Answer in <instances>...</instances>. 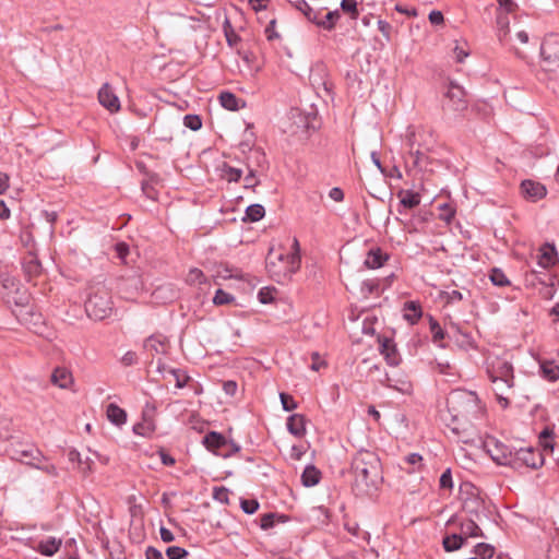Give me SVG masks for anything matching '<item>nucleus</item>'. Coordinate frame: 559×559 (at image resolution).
<instances>
[{"label":"nucleus","mask_w":559,"mask_h":559,"mask_svg":"<svg viewBox=\"0 0 559 559\" xmlns=\"http://www.w3.org/2000/svg\"><path fill=\"white\" fill-rule=\"evenodd\" d=\"M354 481L352 488L356 496H371L381 480L380 462L370 451L358 452L352 462Z\"/></svg>","instance_id":"1"},{"label":"nucleus","mask_w":559,"mask_h":559,"mask_svg":"<svg viewBox=\"0 0 559 559\" xmlns=\"http://www.w3.org/2000/svg\"><path fill=\"white\" fill-rule=\"evenodd\" d=\"M276 258L280 261L285 260L286 266L284 269H280V267H277V264L274 261L270 260V262L267 263V271L276 282L283 283L286 280H289L290 276L294 273H296L300 267L301 259H300V246H299L298 239L297 238L293 239L290 252H287V253L280 252L276 255Z\"/></svg>","instance_id":"2"},{"label":"nucleus","mask_w":559,"mask_h":559,"mask_svg":"<svg viewBox=\"0 0 559 559\" xmlns=\"http://www.w3.org/2000/svg\"><path fill=\"white\" fill-rule=\"evenodd\" d=\"M447 405L454 419L466 418L478 408V396L476 393L466 390L452 391Z\"/></svg>","instance_id":"3"},{"label":"nucleus","mask_w":559,"mask_h":559,"mask_svg":"<svg viewBox=\"0 0 559 559\" xmlns=\"http://www.w3.org/2000/svg\"><path fill=\"white\" fill-rule=\"evenodd\" d=\"M85 311L90 318L103 320L112 311L110 294L105 289H98L90 295L85 302Z\"/></svg>","instance_id":"4"},{"label":"nucleus","mask_w":559,"mask_h":559,"mask_svg":"<svg viewBox=\"0 0 559 559\" xmlns=\"http://www.w3.org/2000/svg\"><path fill=\"white\" fill-rule=\"evenodd\" d=\"M467 106L468 102L464 88L454 82H450L442 103L443 112L455 116L465 111Z\"/></svg>","instance_id":"5"},{"label":"nucleus","mask_w":559,"mask_h":559,"mask_svg":"<svg viewBox=\"0 0 559 559\" xmlns=\"http://www.w3.org/2000/svg\"><path fill=\"white\" fill-rule=\"evenodd\" d=\"M544 454L539 448H520L514 450L511 466H526L533 469H537L544 465Z\"/></svg>","instance_id":"6"},{"label":"nucleus","mask_w":559,"mask_h":559,"mask_svg":"<svg viewBox=\"0 0 559 559\" xmlns=\"http://www.w3.org/2000/svg\"><path fill=\"white\" fill-rule=\"evenodd\" d=\"M542 67L547 72L559 70V38L547 37L540 46Z\"/></svg>","instance_id":"7"},{"label":"nucleus","mask_w":559,"mask_h":559,"mask_svg":"<svg viewBox=\"0 0 559 559\" xmlns=\"http://www.w3.org/2000/svg\"><path fill=\"white\" fill-rule=\"evenodd\" d=\"M484 447L495 462L500 465L511 466L514 450H512L509 445L493 437H489L485 440Z\"/></svg>","instance_id":"8"},{"label":"nucleus","mask_w":559,"mask_h":559,"mask_svg":"<svg viewBox=\"0 0 559 559\" xmlns=\"http://www.w3.org/2000/svg\"><path fill=\"white\" fill-rule=\"evenodd\" d=\"M487 373L489 379L504 380L510 378V380H514L512 364L500 358L491 361L487 368Z\"/></svg>","instance_id":"9"},{"label":"nucleus","mask_w":559,"mask_h":559,"mask_svg":"<svg viewBox=\"0 0 559 559\" xmlns=\"http://www.w3.org/2000/svg\"><path fill=\"white\" fill-rule=\"evenodd\" d=\"M143 347L151 355H166L170 344L167 336L162 333H155L144 340Z\"/></svg>","instance_id":"10"},{"label":"nucleus","mask_w":559,"mask_h":559,"mask_svg":"<svg viewBox=\"0 0 559 559\" xmlns=\"http://www.w3.org/2000/svg\"><path fill=\"white\" fill-rule=\"evenodd\" d=\"M203 445L215 455L229 457L230 453H224L223 449L228 445V440L219 432L210 431L206 433L202 441Z\"/></svg>","instance_id":"11"},{"label":"nucleus","mask_w":559,"mask_h":559,"mask_svg":"<svg viewBox=\"0 0 559 559\" xmlns=\"http://www.w3.org/2000/svg\"><path fill=\"white\" fill-rule=\"evenodd\" d=\"M521 193L530 202H537L547 194V189L540 182L526 179L521 182Z\"/></svg>","instance_id":"12"},{"label":"nucleus","mask_w":559,"mask_h":559,"mask_svg":"<svg viewBox=\"0 0 559 559\" xmlns=\"http://www.w3.org/2000/svg\"><path fill=\"white\" fill-rule=\"evenodd\" d=\"M493 385V392L496 394L497 401L502 408H507L510 404L509 394L512 392L514 386V380L504 379V380H496L490 379Z\"/></svg>","instance_id":"13"},{"label":"nucleus","mask_w":559,"mask_h":559,"mask_svg":"<svg viewBox=\"0 0 559 559\" xmlns=\"http://www.w3.org/2000/svg\"><path fill=\"white\" fill-rule=\"evenodd\" d=\"M98 100L110 112H117L120 109V100L108 83H105L98 91Z\"/></svg>","instance_id":"14"},{"label":"nucleus","mask_w":559,"mask_h":559,"mask_svg":"<svg viewBox=\"0 0 559 559\" xmlns=\"http://www.w3.org/2000/svg\"><path fill=\"white\" fill-rule=\"evenodd\" d=\"M538 265L543 269H549L558 263V253L554 245L544 243L537 255Z\"/></svg>","instance_id":"15"},{"label":"nucleus","mask_w":559,"mask_h":559,"mask_svg":"<svg viewBox=\"0 0 559 559\" xmlns=\"http://www.w3.org/2000/svg\"><path fill=\"white\" fill-rule=\"evenodd\" d=\"M61 545L62 540L60 538L48 536L46 538L40 539L34 547V549L43 556L50 557L58 552Z\"/></svg>","instance_id":"16"},{"label":"nucleus","mask_w":559,"mask_h":559,"mask_svg":"<svg viewBox=\"0 0 559 559\" xmlns=\"http://www.w3.org/2000/svg\"><path fill=\"white\" fill-rule=\"evenodd\" d=\"M13 457L31 466H34L35 463L45 460L41 452L34 447H28L27 449L23 450H15Z\"/></svg>","instance_id":"17"},{"label":"nucleus","mask_w":559,"mask_h":559,"mask_svg":"<svg viewBox=\"0 0 559 559\" xmlns=\"http://www.w3.org/2000/svg\"><path fill=\"white\" fill-rule=\"evenodd\" d=\"M324 9L314 10L316 20H308L311 23H314L317 26L331 31L334 28L336 21L340 19V12L337 10L328 12L323 17L321 13Z\"/></svg>","instance_id":"18"},{"label":"nucleus","mask_w":559,"mask_h":559,"mask_svg":"<svg viewBox=\"0 0 559 559\" xmlns=\"http://www.w3.org/2000/svg\"><path fill=\"white\" fill-rule=\"evenodd\" d=\"M287 430L297 438L306 435V417L301 414H293L287 418Z\"/></svg>","instance_id":"19"},{"label":"nucleus","mask_w":559,"mask_h":559,"mask_svg":"<svg viewBox=\"0 0 559 559\" xmlns=\"http://www.w3.org/2000/svg\"><path fill=\"white\" fill-rule=\"evenodd\" d=\"M23 271L27 281H32L41 273V264L36 255L28 254L23 261Z\"/></svg>","instance_id":"20"},{"label":"nucleus","mask_w":559,"mask_h":559,"mask_svg":"<svg viewBox=\"0 0 559 559\" xmlns=\"http://www.w3.org/2000/svg\"><path fill=\"white\" fill-rule=\"evenodd\" d=\"M389 259V255L383 252L380 248H372L367 253L365 265L368 269H379Z\"/></svg>","instance_id":"21"},{"label":"nucleus","mask_w":559,"mask_h":559,"mask_svg":"<svg viewBox=\"0 0 559 559\" xmlns=\"http://www.w3.org/2000/svg\"><path fill=\"white\" fill-rule=\"evenodd\" d=\"M380 352L382 355H384L389 365H391V366L399 365L400 358L396 353L395 346L390 338L384 337L383 340L380 341Z\"/></svg>","instance_id":"22"},{"label":"nucleus","mask_w":559,"mask_h":559,"mask_svg":"<svg viewBox=\"0 0 559 559\" xmlns=\"http://www.w3.org/2000/svg\"><path fill=\"white\" fill-rule=\"evenodd\" d=\"M540 376L548 381H557L559 379V365L552 360H543L539 362Z\"/></svg>","instance_id":"23"},{"label":"nucleus","mask_w":559,"mask_h":559,"mask_svg":"<svg viewBox=\"0 0 559 559\" xmlns=\"http://www.w3.org/2000/svg\"><path fill=\"white\" fill-rule=\"evenodd\" d=\"M72 381H73L72 374L66 368L58 367L53 370V372L51 374V382L61 389L69 388V385L72 383Z\"/></svg>","instance_id":"24"},{"label":"nucleus","mask_w":559,"mask_h":559,"mask_svg":"<svg viewBox=\"0 0 559 559\" xmlns=\"http://www.w3.org/2000/svg\"><path fill=\"white\" fill-rule=\"evenodd\" d=\"M403 310L405 320L411 324H415L423 316L421 307L417 301H406Z\"/></svg>","instance_id":"25"},{"label":"nucleus","mask_w":559,"mask_h":559,"mask_svg":"<svg viewBox=\"0 0 559 559\" xmlns=\"http://www.w3.org/2000/svg\"><path fill=\"white\" fill-rule=\"evenodd\" d=\"M321 472L314 465H308L301 474V483L305 487H312L319 484Z\"/></svg>","instance_id":"26"},{"label":"nucleus","mask_w":559,"mask_h":559,"mask_svg":"<svg viewBox=\"0 0 559 559\" xmlns=\"http://www.w3.org/2000/svg\"><path fill=\"white\" fill-rule=\"evenodd\" d=\"M465 542L466 539L461 533L451 534L443 537L442 546L447 552H452L461 549L464 546Z\"/></svg>","instance_id":"27"},{"label":"nucleus","mask_w":559,"mask_h":559,"mask_svg":"<svg viewBox=\"0 0 559 559\" xmlns=\"http://www.w3.org/2000/svg\"><path fill=\"white\" fill-rule=\"evenodd\" d=\"M107 418L116 426H121L127 420V413L118 405L111 403L107 406Z\"/></svg>","instance_id":"28"},{"label":"nucleus","mask_w":559,"mask_h":559,"mask_svg":"<svg viewBox=\"0 0 559 559\" xmlns=\"http://www.w3.org/2000/svg\"><path fill=\"white\" fill-rule=\"evenodd\" d=\"M214 276L217 278H223V280H228V278L243 280V277H245L243 273L240 270L234 269L227 264L217 265Z\"/></svg>","instance_id":"29"},{"label":"nucleus","mask_w":559,"mask_h":559,"mask_svg":"<svg viewBox=\"0 0 559 559\" xmlns=\"http://www.w3.org/2000/svg\"><path fill=\"white\" fill-rule=\"evenodd\" d=\"M461 534L465 537V539L469 537H485L481 528L476 524L473 520H466L460 523Z\"/></svg>","instance_id":"30"},{"label":"nucleus","mask_w":559,"mask_h":559,"mask_svg":"<svg viewBox=\"0 0 559 559\" xmlns=\"http://www.w3.org/2000/svg\"><path fill=\"white\" fill-rule=\"evenodd\" d=\"M68 459L70 462H78V464H79L78 467L82 474L87 475L92 472L93 461L90 457H86L83 461L79 451H76V450L69 451Z\"/></svg>","instance_id":"31"},{"label":"nucleus","mask_w":559,"mask_h":559,"mask_svg":"<svg viewBox=\"0 0 559 559\" xmlns=\"http://www.w3.org/2000/svg\"><path fill=\"white\" fill-rule=\"evenodd\" d=\"M219 104L227 110H238L240 108L239 104L241 99H239L235 94L230 92H222L218 96Z\"/></svg>","instance_id":"32"},{"label":"nucleus","mask_w":559,"mask_h":559,"mask_svg":"<svg viewBox=\"0 0 559 559\" xmlns=\"http://www.w3.org/2000/svg\"><path fill=\"white\" fill-rule=\"evenodd\" d=\"M400 202L406 209H414L420 203V195L414 191L407 190L399 193Z\"/></svg>","instance_id":"33"},{"label":"nucleus","mask_w":559,"mask_h":559,"mask_svg":"<svg viewBox=\"0 0 559 559\" xmlns=\"http://www.w3.org/2000/svg\"><path fill=\"white\" fill-rule=\"evenodd\" d=\"M135 435L148 437L155 431V423L153 419L143 418L142 423H138L133 426Z\"/></svg>","instance_id":"34"},{"label":"nucleus","mask_w":559,"mask_h":559,"mask_svg":"<svg viewBox=\"0 0 559 559\" xmlns=\"http://www.w3.org/2000/svg\"><path fill=\"white\" fill-rule=\"evenodd\" d=\"M221 171L222 178L227 180L228 182H238L242 176L241 169L235 168L226 163L223 164Z\"/></svg>","instance_id":"35"},{"label":"nucleus","mask_w":559,"mask_h":559,"mask_svg":"<svg viewBox=\"0 0 559 559\" xmlns=\"http://www.w3.org/2000/svg\"><path fill=\"white\" fill-rule=\"evenodd\" d=\"M295 9L300 11L307 20H316L314 9L306 0H286Z\"/></svg>","instance_id":"36"},{"label":"nucleus","mask_w":559,"mask_h":559,"mask_svg":"<svg viewBox=\"0 0 559 559\" xmlns=\"http://www.w3.org/2000/svg\"><path fill=\"white\" fill-rule=\"evenodd\" d=\"M473 552L477 558L490 559L495 555V547L490 544L479 543L474 547Z\"/></svg>","instance_id":"37"},{"label":"nucleus","mask_w":559,"mask_h":559,"mask_svg":"<svg viewBox=\"0 0 559 559\" xmlns=\"http://www.w3.org/2000/svg\"><path fill=\"white\" fill-rule=\"evenodd\" d=\"M265 210L261 204H251L246 210L247 218L250 222H258L263 218Z\"/></svg>","instance_id":"38"},{"label":"nucleus","mask_w":559,"mask_h":559,"mask_svg":"<svg viewBox=\"0 0 559 559\" xmlns=\"http://www.w3.org/2000/svg\"><path fill=\"white\" fill-rule=\"evenodd\" d=\"M420 132L416 131L414 128H408L405 135L406 145L409 148V154H413V150L420 147V143L418 142V136Z\"/></svg>","instance_id":"39"},{"label":"nucleus","mask_w":559,"mask_h":559,"mask_svg":"<svg viewBox=\"0 0 559 559\" xmlns=\"http://www.w3.org/2000/svg\"><path fill=\"white\" fill-rule=\"evenodd\" d=\"M382 385L388 388L395 389L402 393H409L412 385L408 382H403V386H399L397 382H395L388 373H385L384 379L380 380Z\"/></svg>","instance_id":"40"},{"label":"nucleus","mask_w":559,"mask_h":559,"mask_svg":"<svg viewBox=\"0 0 559 559\" xmlns=\"http://www.w3.org/2000/svg\"><path fill=\"white\" fill-rule=\"evenodd\" d=\"M497 25H498V38L500 41H503L509 33V20L508 16L504 15H498L497 17Z\"/></svg>","instance_id":"41"},{"label":"nucleus","mask_w":559,"mask_h":559,"mask_svg":"<svg viewBox=\"0 0 559 559\" xmlns=\"http://www.w3.org/2000/svg\"><path fill=\"white\" fill-rule=\"evenodd\" d=\"M440 298L444 300L447 304H454L456 301L463 300L464 296L460 290H443L440 293Z\"/></svg>","instance_id":"42"},{"label":"nucleus","mask_w":559,"mask_h":559,"mask_svg":"<svg viewBox=\"0 0 559 559\" xmlns=\"http://www.w3.org/2000/svg\"><path fill=\"white\" fill-rule=\"evenodd\" d=\"M430 331L432 333V340L435 343L444 338V331L440 326L437 320L432 317L429 318Z\"/></svg>","instance_id":"43"},{"label":"nucleus","mask_w":559,"mask_h":559,"mask_svg":"<svg viewBox=\"0 0 559 559\" xmlns=\"http://www.w3.org/2000/svg\"><path fill=\"white\" fill-rule=\"evenodd\" d=\"M490 280L492 282L493 285L496 286H506L509 284V280L508 277L506 276V274L499 270V269H493L491 271V274H490Z\"/></svg>","instance_id":"44"},{"label":"nucleus","mask_w":559,"mask_h":559,"mask_svg":"<svg viewBox=\"0 0 559 559\" xmlns=\"http://www.w3.org/2000/svg\"><path fill=\"white\" fill-rule=\"evenodd\" d=\"M235 300V297L223 289H217L213 298L215 305H229Z\"/></svg>","instance_id":"45"},{"label":"nucleus","mask_w":559,"mask_h":559,"mask_svg":"<svg viewBox=\"0 0 559 559\" xmlns=\"http://www.w3.org/2000/svg\"><path fill=\"white\" fill-rule=\"evenodd\" d=\"M183 124L192 131H198L202 127V120L198 115H187L183 118Z\"/></svg>","instance_id":"46"},{"label":"nucleus","mask_w":559,"mask_h":559,"mask_svg":"<svg viewBox=\"0 0 559 559\" xmlns=\"http://www.w3.org/2000/svg\"><path fill=\"white\" fill-rule=\"evenodd\" d=\"M169 372L174 376L178 389H182L187 384L189 376L185 371L181 369H170Z\"/></svg>","instance_id":"47"},{"label":"nucleus","mask_w":559,"mask_h":559,"mask_svg":"<svg viewBox=\"0 0 559 559\" xmlns=\"http://www.w3.org/2000/svg\"><path fill=\"white\" fill-rule=\"evenodd\" d=\"M168 559H182L188 556V551L179 546H170L166 549Z\"/></svg>","instance_id":"48"},{"label":"nucleus","mask_w":559,"mask_h":559,"mask_svg":"<svg viewBox=\"0 0 559 559\" xmlns=\"http://www.w3.org/2000/svg\"><path fill=\"white\" fill-rule=\"evenodd\" d=\"M280 399L284 411L290 412L297 407V403L292 395L287 393H281Z\"/></svg>","instance_id":"49"},{"label":"nucleus","mask_w":559,"mask_h":559,"mask_svg":"<svg viewBox=\"0 0 559 559\" xmlns=\"http://www.w3.org/2000/svg\"><path fill=\"white\" fill-rule=\"evenodd\" d=\"M274 292H275V289L270 288V287L261 288L258 294V298H259L260 302L261 304L272 302L274 300Z\"/></svg>","instance_id":"50"},{"label":"nucleus","mask_w":559,"mask_h":559,"mask_svg":"<svg viewBox=\"0 0 559 559\" xmlns=\"http://www.w3.org/2000/svg\"><path fill=\"white\" fill-rule=\"evenodd\" d=\"M341 8L344 12L352 13V17L356 19L358 15L356 0H342Z\"/></svg>","instance_id":"51"},{"label":"nucleus","mask_w":559,"mask_h":559,"mask_svg":"<svg viewBox=\"0 0 559 559\" xmlns=\"http://www.w3.org/2000/svg\"><path fill=\"white\" fill-rule=\"evenodd\" d=\"M203 281H204V274L201 270L192 269L188 273L187 282L189 284H198V283L201 284Z\"/></svg>","instance_id":"52"},{"label":"nucleus","mask_w":559,"mask_h":559,"mask_svg":"<svg viewBox=\"0 0 559 559\" xmlns=\"http://www.w3.org/2000/svg\"><path fill=\"white\" fill-rule=\"evenodd\" d=\"M33 467L38 468L50 476H53V477L58 476L57 467L51 463L43 464V461H41V462L35 463Z\"/></svg>","instance_id":"53"},{"label":"nucleus","mask_w":559,"mask_h":559,"mask_svg":"<svg viewBox=\"0 0 559 559\" xmlns=\"http://www.w3.org/2000/svg\"><path fill=\"white\" fill-rule=\"evenodd\" d=\"M249 158H254L258 167H264L266 165V156L260 148L252 150Z\"/></svg>","instance_id":"54"},{"label":"nucleus","mask_w":559,"mask_h":559,"mask_svg":"<svg viewBox=\"0 0 559 559\" xmlns=\"http://www.w3.org/2000/svg\"><path fill=\"white\" fill-rule=\"evenodd\" d=\"M240 506L242 511L247 514H253L259 508L258 501L247 499L241 500Z\"/></svg>","instance_id":"55"},{"label":"nucleus","mask_w":559,"mask_h":559,"mask_svg":"<svg viewBox=\"0 0 559 559\" xmlns=\"http://www.w3.org/2000/svg\"><path fill=\"white\" fill-rule=\"evenodd\" d=\"M440 487L442 489H452L453 487V481H452V475H451V469L448 468L447 471H444L440 477Z\"/></svg>","instance_id":"56"},{"label":"nucleus","mask_w":559,"mask_h":559,"mask_svg":"<svg viewBox=\"0 0 559 559\" xmlns=\"http://www.w3.org/2000/svg\"><path fill=\"white\" fill-rule=\"evenodd\" d=\"M245 188H254L259 185V180H257L255 170L248 166V175L245 177Z\"/></svg>","instance_id":"57"},{"label":"nucleus","mask_w":559,"mask_h":559,"mask_svg":"<svg viewBox=\"0 0 559 559\" xmlns=\"http://www.w3.org/2000/svg\"><path fill=\"white\" fill-rule=\"evenodd\" d=\"M274 519H275V514L274 513H265L262 515L261 518V528L262 530H269L271 527L274 526Z\"/></svg>","instance_id":"58"},{"label":"nucleus","mask_w":559,"mask_h":559,"mask_svg":"<svg viewBox=\"0 0 559 559\" xmlns=\"http://www.w3.org/2000/svg\"><path fill=\"white\" fill-rule=\"evenodd\" d=\"M121 362L123 366H132V365H135L138 362V355L133 350H129L127 352L122 358H121Z\"/></svg>","instance_id":"59"},{"label":"nucleus","mask_w":559,"mask_h":559,"mask_svg":"<svg viewBox=\"0 0 559 559\" xmlns=\"http://www.w3.org/2000/svg\"><path fill=\"white\" fill-rule=\"evenodd\" d=\"M409 155L413 157V164L416 167L421 166L423 160L426 158V154L420 150V147L414 148L413 154Z\"/></svg>","instance_id":"60"},{"label":"nucleus","mask_w":559,"mask_h":559,"mask_svg":"<svg viewBox=\"0 0 559 559\" xmlns=\"http://www.w3.org/2000/svg\"><path fill=\"white\" fill-rule=\"evenodd\" d=\"M229 490L222 487L214 489V498L221 502H228Z\"/></svg>","instance_id":"61"},{"label":"nucleus","mask_w":559,"mask_h":559,"mask_svg":"<svg viewBox=\"0 0 559 559\" xmlns=\"http://www.w3.org/2000/svg\"><path fill=\"white\" fill-rule=\"evenodd\" d=\"M428 19L432 25H440L443 23V14L441 11H431L428 15Z\"/></svg>","instance_id":"62"},{"label":"nucleus","mask_w":559,"mask_h":559,"mask_svg":"<svg viewBox=\"0 0 559 559\" xmlns=\"http://www.w3.org/2000/svg\"><path fill=\"white\" fill-rule=\"evenodd\" d=\"M237 388V383L231 380L225 381L223 384L224 392L229 396H234L236 394Z\"/></svg>","instance_id":"63"},{"label":"nucleus","mask_w":559,"mask_h":559,"mask_svg":"<svg viewBox=\"0 0 559 559\" xmlns=\"http://www.w3.org/2000/svg\"><path fill=\"white\" fill-rule=\"evenodd\" d=\"M145 557L146 559H164L162 552L154 547H147Z\"/></svg>","instance_id":"64"}]
</instances>
